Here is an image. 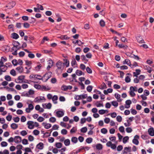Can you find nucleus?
Wrapping results in <instances>:
<instances>
[{"instance_id":"nucleus-1","label":"nucleus","mask_w":154,"mask_h":154,"mask_svg":"<svg viewBox=\"0 0 154 154\" xmlns=\"http://www.w3.org/2000/svg\"><path fill=\"white\" fill-rule=\"evenodd\" d=\"M52 72H46L45 73L43 76V78H44L46 76L47 79H46L45 81L42 80L44 82H46L52 76Z\"/></svg>"},{"instance_id":"nucleus-2","label":"nucleus","mask_w":154,"mask_h":154,"mask_svg":"<svg viewBox=\"0 0 154 154\" xmlns=\"http://www.w3.org/2000/svg\"><path fill=\"white\" fill-rule=\"evenodd\" d=\"M16 3L12 1L8 3L6 6V8H8V9H11L14 7Z\"/></svg>"},{"instance_id":"nucleus-3","label":"nucleus","mask_w":154,"mask_h":154,"mask_svg":"<svg viewBox=\"0 0 154 154\" xmlns=\"http://www.w3.org/2000/svg\"><path fill=\"white\" fill-rule=\"evenodd\" d=\"M14 138V142L16 143H20L22 140L21 137L19 136H15Z\"/></svg>"},{"instance_id":"nucleus-4","label":"nucleus","mask_w":154,"mask_h":154,"mask_svg":"<svg viewBox=\"0 0 154 154\" xmlns=\"http://www.w3.org/2000/svg\"><path fill=\"white\" fill-rule=\"evenodd\" d=\"M34 122L32 121H29L27 122V125H28V127L29 129H32L35 126L34 125H33Z\"/></svg>"},{"instance_id":"nucleus-5","label":"nucleus","mask_w":154,"mask_h":154,"mask_svg":"<svg viewBox=\"0 0 154 154\" xmlns=\"http://www.w3.org/2000/svg\"><path fill=\"white\" fill-rule=\"evenodd\" d=\"M36 76H39L40 77H41V76L39 75L32 74L30 75L29 76V78L30 79H32V78H34L39 79V80H43L42 78H37V77H36Z\"/></svg>"},{"instance_id":"nucleus-6","label":"nucleus","mask_w":154,"mask_h":154,"mask_svg":"<svg viewBox=\"0 0 154 154\" xmlns=\"http://www.w3.org/2000/svg\"><path fill=\"white\" fill-rule=\"evenodd\" d=\"M74 98L75 100H77L81 99H85V97L84 95H83L82 94L80 95H75V97Z\"/></svg>"},{"instance_id":"nucleus-7","label":"nucleus","mask_w":154,"mask_h":154,"mask_svg":"<svg viewBox=\"0 0 154 154\" xmlns=\"http://www.w3.org/2000/svg\"><path fill=\"white\" fill-rule=\"evenodd\" d=\"M12 44L14 46L18 48H20V44L17 41H14L12 43Z\"/></svg>"},{"instance_id":"nucleus-8","label":"nucleus","mask_w":154,"mask_h":154,"mask_svg":"<svg viewBox=\"0 0 154 154\" xmlns=\"http://www.w3.org/2000/svg\"><path fill=\"white\" fill-rule=\"evenodd\" d=\"M131 103V100H128L126 101L125 107L126 109L129 108L130 107V104Z\"/></svg>"},{"instance_id":"nucleus-9","label":"nucleus","mask_w":154,"mask_h":154,"mask_svg":"<svg viewBox=\"0 0 154 154\" xmlns=\"http://www.w3.org/2000/svg\"><path fill=\"white\" fill-rule=\"evenodd\" d=\"M25 78V76L24 75H21L19 76L17 78V80H19L20 81H21V82H17L16 81V80L15 81V82L17 83H21L22 82V81H24Z\"/></svg>"},{"instance_id":"nucleus-10","label":"nucleus","mask_w":154,"mask_h":154,"mask_svg":"<svg viewBox=\"0 0 154 154\" xmlns=\"http://www.w3.org/2000/svg\"><path fill=\"white\" fill-rule=\"evenodd\" d=\"M36 147L37 148L42 150L44 148V144L42 142H40L37 145Z\"/></svg>"},{"instance_id":"nucleus-11","label":"nucleus","mask_w":154,"mask_h":154,"mask_svg":"<svg viewBox=\"0 0 154 154\" xmlns=\"http://www.w3.org/2000/svg\"><path fill=\"white\" fill-rule=\"evenodd\" d=\"M57 116L59 118L62 117L64 115V112L61 111H58L56 112Z\"/></svg>"},{"instance_id":"nucleus-12","label":"nucleus","mask_w":154,"mask_h":154,"mask_svg":"<svg viewBox=\"0 0 154 154\" xmlns=\"http://www.w3.org/2000/svg\"><path fill=\"white\" fill-rule=\"evenodd\" d=\"M149 134L152 136H154V130L153 128L152 127L149 128L148 130Z\"/></svg>"},{"instance_id":"nucleus-13","label":"nucleus","mask_w":154,"mask_h":154,"mask_svg":"<svg viewBox=\"0 0 154 154\" xmlns=\"http://www.w3.org/2000/svg\"><path fill=\"white\" fill-rule=\"evenodd\" d=\"M57 67L58 69H61L63 66V63L62 62L58 61L56 64Z\"/></svg>"},{"instance_id":"nucleus-14","label":"nucleus","mask_w":154,"mask_h":154,"mask_svg":"<svg viewBox=\"0 0 154 154\" xmlns=\"http://www.w3.org/2000/svg\"><path fill=\"white\" fill-rule=\"evenodd\" d=\"M136 39L137 42L139 43H142L145 42L143 39L141 37L140 35L139 36H137L136 37Z\"/></svg>"},{"instance_id":"nucleus-15","label":"nucleus","mask_w":154,"mask_h":154,"mask_svg":"<svg viewBox=\"0 0 154 154\" xmlns=\"http://www.w3.org/2000/svg\"><path fill=\"white\" fill-rule=\"evenodd\" d=\"M11 38L15 39H17L19 37V36L16 33L13 32L11 34Z\"/></svg>"},{"instance_id":"nucleus-16","label":"nucleus","mask_w":154,"mask_h":154,"mask_svg":"<svg viewBox=\"0 0 154 154\" xmlns=\"http://www.w3.org/2000/svg\"><path fill=\"white\" fill-rule=\"evenodd\" d=\"M42 125L44 126L45 128L47 129L49 128L51 126V124L50 123L46 124V123H45L44 122L42 123Z\"/></svg>"},{"instance_id":"nucleus-17","label":"nucleus","mask_w":154,"mask_h":154,"mask_svg":"<svg viewBox=\"0 0 154 154\" xmlns=\"http://www.w3.org/2000/svg\"><path fill=\"white\" fill-rule=\"evenodd\" d=\"M144 69L146 70H147V72L149 73H151L152 71V68L147 65L144 66L143 67Z\"/></svg>"},{"instance_id":"nucleus-18","label":"nucleus","mask_w":154,"mask_h":154,"mask_svg":"<svg viewBox=\"0 0 154 154\" xmlns=\"http://www.w3.org/2000/svg\"><path fill=\"white\" fill-rule=\"evenodd\" d=\"M59 38H60L62 40H68L70 38L67 36V35H61L60 37H58Z\"/></svg>"},{"instance_id":"nucleus-19","label":"nucleus","mask_w":154,"mask_h":154,"mask_svg":"<svg viewBox=\"0 0 154 154\" xmlns=\"http://www.w3.org/2000/svg\"><path fill=\"white\" fill-rule=\"evenodd\" d=\"M11 127L12 129L15 130L18 128V125L17 124L14 123L11 125Z\"/></svg>"},{"instance_id":"nucleus-20","label":"nucleus","mask_w":154,"mask_h":154,"mask_svg":"<svg viewBox=\"0 0 154 154\" xmlns=\"http://www.w3.org/2000/svg\"><path fill=\"white\" fill-rule=\"evenodd\" d=\"M115 96L118 100L119 102H121L122 101V100L120 99V94L116 93L115 94Z\"/></svg>"},{"instance_id":"nucleus-21","label":"nucleus","mask_w":154,"mask_h":154,"mask_svg":"<svg viewBox=\"0 0 154 154\" xmlns=\"http://www.w3.org/2000/svg\"><path fill=\"white\" fill-rule=\"evenodd\" d=\"M100 102H101V101H97L95 103V105L97 107H100V106L103 107V103H100Z\"/></svg>"},{"instance_id":"nucleus-22","label":"nucleus","mask_w":154,"mask_h":154,"mask_svg":"<svg viewBox=\"0 0 154 154\" xmlns=\"http://www.w3.org/2000/svg\"><path fill=\"white\" fill-rule=\"evenodd\" d=\"M103 146L100 143H97L96 145V149L98 150H100L102 149Z\"/></svg>"},{"instance_id":"nucleus-23","label":"nucleus","mask_w":154,"mask_h":154,"mask_svg":"<svg viewBox=\"0 0 154 154\" xmlns=\"http://www.w3.org/2000/svg\"><path fill=\"white\" fill-rule=\"evenodd\" d=\"M43 99L45 100L44 97H38L35 98V102H38Z\"/></svg>"},{"instance_id":"nucleus-24","label":"nucleus","mask_w":154,"mask_h":154,"mask_svg":"<svg viewBox=\"0 0 154 154\" xmlns=\"http://www.w3.org/2000/svg\"><path fill=\"white\" fill-rule=\"evenodd\" d=\"M75 73L78 76H80L82 75H84V73H83L81 71L78 69L76 70Z\"/></svg>"},{"instance_id":"nucleus-25","label":"nucleus","mask_w":154,"mask_h":154,"mask_svg":"<svg viewBox=\"0 0 154 154\" xmlns=\"http://www.w3.org/2000/svg\"><path fill=\"white\" fill-rule=\"evenodd\" d=\"M16 69L20 73H22L23 71V67L22 66L17 67Z\"/></svg>"},{"instance_id":"nucleus-26","label":"nucleus","mask_w":154,"mask_h":154,"mask_svg":"<svg viewBox=\"0 0 154 154\" xmlns=\"http://www.w3.org/2000/svg\"><path fill=\"white\" fill-rule=\"evenodd\" d=\"M64 61H65L64 63H63V65L66 66V67H68L69 65V61L67 60L63 59Z\"/></svg>"},{"instance_id":"nucleus-27","label":"nucleus","mask_w":154,"mask_h":154,"mask_svg":"<svg viewBox=\"0 0 154 154\" xmlns=\"http://www.w3.org/2000/svg\"><path fill=\"white\" fill-rule=\"evenodd\" d=\"M64 143L66 146H68L70 144V141L69 139H66L64 141Z\"/></svg>"},{"instance_id":"nucleus-28","label":"nucleus","mask_w":154,"mask_h":154,"mask_svg":"<svg viewBox=\"0 0 154 154\" xmlns=\"http://www.w3.org/2000/svg\"><path fill=\"white\" fill-rule=\"evenodd\" d=\"M71 141L74 143H76L78 141L77 138L75 137H72L71 138Z\"/></svg>"},{"instance_id":"nucleus-29","label":"nucleus","mask_w":154,"mask_h":154,"mask_svg":"<svg viewBox=\"0 0 154 154\" xmlns=\"http://www.w3.org/2000/svg\"><path fill=\"white\" fill-rule=\"evenodd\" d=\"M110 31L113 33L117 34L119 36H121V35H122V34L120 33L113 29H110Z\"/></svg>"},{"instance_id":"nucleus-30","label":"nucleus","mask_w":154,"mask_h":154,"mask_svg":"<svg viewBox=\"0 0 154 154\" xmlns=\"http://www.w3.org/2000/svg\"><path fill=\"white\" fill-rule=\"evenodd\" d=\"M129 137L128 136L125 137L123 139V142L124 143H125L129 140Z\"/></svg>"},{"instance_id":"nucleus-31","label":"nucleus","mask_w":154,"mask_h":154,"mask_svg":"<svg viewBox=\"0 0 154 154\" xmlns=\"http://www.w3.org/2000/svg\"><path fill=\"white\" fill-rule=\"evenodd\" d=\"M116 66L117 68L120 67L121 70L127 69L128 68V66L125 65H123L120 66Z\"/></svg>"},{"instance_id":"nucleus-32","label":"nucleus","mask_w":154,"mask_h":154,"mask_svg":"<svg viewBox=\"0 0 154 154\" xmlns=\"http://www.w3.org/2000/svg\"><path fill=\"white\" fill-rule=\"evenodd\" d=\"M4 88H6L7 89H8V91H14L16 93H17L16 91L15 90L14 88H9L8 87H5Z\"/></svg>"},{"instance_id":"nucleus-33","label":"nucleus","mask_w":154,"mask_h":154,"mask_svg":"<svg viewBox=\"0 0 154 154\" xmlns=\"http://www.w3.org/2000/svg\"><path fill=\"white\" fill-rule=\"evenodd\" d=\"M99 23L100 26L102 27L104 26L105 25V23L104 21L102 19L100 20Z\"/></svg>"},{"instance_id":"nucleus-34","label":"nucleus","mask_w":154,"mask_h":154,"mask_svg":"<svg viewBox=\"0 0 154 154\" xmlns=\"http://www.w3.org/2000/svg\"><path fill=\"white\" fill-rule=\"evenodd\" d=\"M111 103L112 105L115 106V107H116L118 105V102L116 101H113L111 102Z\"/></svg>"},{"instance_id":"nucleus-35","label":"nucleus","mask_w":154,"mask_h":154,"mask_svg":"<svg viewBox=\"0 0 154 154\" xmlns=\"http://www.w3.org/2000/svg\"><path fill=\"white\" fill-rule=\"evenodd\" d=\"M93 140V139L91 137H88L86 140V142L88 143H90Z\"/></svg>"},{"instance_id":"nucleus-36","label":"nucleus","mask_w":154,"mask_h":154,"mask_svg":"<svg viewBox=\"0 0 154 154\" xmlns=\"http://www.w3.org/2000/svg\"><path fill=\"white\" fill-rule=\"evenodd\" d=\"M106 111L108 112L107 110H104V109H100L99 110V113L100 115H103L104 114L105 112Z\"/></svg>"},{"instance_id":"nucleus-37","label":"nucleus","mask_w":154,"mask_h":154,"mask_svg":"<svg viewBox=\"0 0 154 154\" xmlns=\"http://www.w3.org/2000/svg\"><path fill=\"white\" fill-rule=\"evenodd\" d=\"M87 131V128L86 127H84L81 129V132L83 133L86 132Z\"/></svg>"},{"instance_id":"nucleus-38","label":"nucleus","mask_w":154,"mask_h":154,"mask_svg":"<svg viewBox=\"0 0 154 154\" xmlns=\"http://www.w3.org/2000/svg\"><path fill=\"white\" fill-rule=\"evenodd\" d=\"M101 88H99L103 90L104 89H106L107 88L106 85L105 83L103 82L102 84L101 85Z\"/></svg>"},{"instance_id":"nucleus-39","label":"nucleus","mask_w":154,"mask_h":154,"mask_svg":"<svg viewBox=\"0 0 154 154\" xmlns=\"http://www.w3.org/2000/svg\"><path fill=\"white\" fill-rule=\"evenodd\" d=\"M62 144L61 143H57L55 144V146L57 148H60L61 147Z\"/></svg>"},{"instance_id":"nucleus-40","label":"nucleus","mask_w":154,"mask_h":154,"mask_svg":"<svg viewBox=\"0 0 154 154\" xmlns=\"http://www.w3.org/2000/svg\"><path fill=\"white\" fill-rule=\"evenodd\" d=\"M132 142L135 145H137L139 143V141L137 139H134L132 140Z\"/></svg>"},{"instance_id":"nucleus-41","label":"nucleus","mask_w":154,"mask_h":154,"mask_svg":"<svg viewBox=\"0 0 154 154\" xmlns=\"http://www.w3.org/2000/svg\"><path fill=\"white\" fill-rule=\"evenodd\" d=\"M22 96L24 97H29L28 93L26 91L23 92L22 94Z\"/></svg>"},{"instance_id":"nucleus-42","label":"nucleus","mask_w":154,"mask_h":154,"mask_svg":"<svg viewBox=\"0 0 154 154\" xmlns=\"http://www.w3.org/2000/svg\"><path fill=\"white\" fill-rule=\"evenodd\" d=\"M92 88L93 87L91 85H89L87 87L86 89L88 92H90L91 91Z\"/></svg>"},{"instance_id":"nucleus-43","label":"nucleus","mask_w":154,"mask_h":154,"mask_svg":"<svg viewBox=\"0 0 154 154\" xmlns=\"http://www.w3.org/2000/svg\"><path fill=\"white\" fill-rule=\"evenodd\" d=\"M49 121L50 122L54 123L56 122V119L55 117H52L50 118Z\"/></svg>"},{"instance_id":"nucleus-44","label":"nucleus","mask_w":154,"mask_h":154,"mask_svg":"<svg viewBox=\"0 0 154 154\" xmlns=\"http://www.w3.org/2000/svg\"><path fill=\"white\" fill-rule=\"evenodd\" d=\"M101 132L104 134H106L107 132V130L106 129L103 128L101 130Z\"/></svg>"},{"instance_id":"nucleus-45","label":"nucleus","mask_w":154,"mask_h":154,"mask_svg":"<svg viewBox=\"0 0 154 154\" xmlns=\"http://www.w3.org/2000/svg\"><path fill=\"white\" fill-rule=\"evenodd\" d=\"M61 89L62 90L66 91L68 90L67 86L65 85H63L61 87Z\"/></svg>"},{"instance_id":"nucleus-46","label":"nucleus","mask_w":154,"mask_h":154,"mask_svg":"<svg viewBox=\"0 0 154 154\" xmlns=\"http://www.w3.org/2000/svg\"><path fill=\"white\" fill-rule=\"evenodd\" d=\"M5 79L8 81H10L11 80V77L8 75H6L5 77Z\"/></svg>"},{"instance_id":"nucleus-47","label":"nucleus","mask_w":154,"mask_h":154,"mask_svg":"<svg viewBox=\"0 0 154 154\" xmlns=\"http://www.w3.org/2000/svg\"><path fill=\"white\" fill-rule=\"evenodd\" d=\"M10 73L13 76H15L16 75V72L14 69L11 70Z\"/></svg>"},{"instance_id":"nucleus-48","label":"nucleus","mask_w":154,"mask_h":154,"mask_svg":"<svg viewBox=\"0 0 154 154\" xmlns=\"http://www.w3.org/2000/svg\"><path fill=\"white\" fill-rule=\"evenodd\" d=\"M86 70L87 73L89 74H91L92 73L91 69L88 66L86 68Z\"/></svg>"},{"instance_id":"nucleus-49","label":"nucleus","mask_w":154,"mask_h":154,"mask_svg":"<svg viewBox=\"0 0 154 154\" xmlns=\"http://www.w3.org/2000/svg\"><path fill=\"white\" fill-rule=\"evenodd\" d=\"M141 137L143 140H146L148 138V136L147 135L143 134L141 136Z\"/></svg>"},{"instance_id":"nucleus-50","label":"nucleus","mask_w":154,"mask_h":154,"mask_svg":"<svg viewBox=\"0 0 154 154\" xmlns=\"http://www.w3.org/2000/svg\"><path fill=\"white\" fill-rule=\"evenodd\" d=\"M1 146L2 147H5L8 145V143L5 141H3L1 143Z\"/></svg>"},{"instance_id":"nucleus-51","label":"nucleus","mask_w":154,"mask_h":154,"mask_svg":"<svg viewBox=\"0 0 154 154\" xmlns=\"http://www.w3.org/2000/svg\"><path fill=\"white\" fill-rule=\"evenodd\" d=\"M131 79L128 76H127L125 79V81L127 83L131 81Z\"/></svg>"},{"instance_id":"nucleus-52","label":"nucleus","mask_w":154,"mask_h":154,"mask_svg":"<svg viewBox=\"0 0 154 154\" xmlns=\"http://www.w3.org/2000/svg\"><path fill=\"white\" fill-rule=\"evenodd\" d=\"M33 132L35 135L37 136L39 134L40 132L39 131L35 129L33 131Z\"/></svg>"},{"instance_id":"nucleus-53","label":"nucleus","mask_w":154,"mask_h":154,"mask_svg":"<svg viewBox=\"0 0 154 154\" xmlns=\"http://www.w3.org/2000/svg\"><path fill=\"white\" fill-rule=\"evenodd\" d=\"M12 63L14 66H16L18 64V62L16 59L13 60Z\"/></svg>"},{"instance_id":"nucleus-54","label":"nucleus","mask_w":154,"mask_h":154,"mask_svg":"<svg viewBox=\"0 0 154 154\" xmlns=\"http://www.w3.org/2000/svg\"><path fill=\"white\" fill-rule=\"evenodd\" d=\"M22 143L24 145H26L28 143V140L26 139H24L23 140Z\"/></svg>"},{"instance_id":"nucleus-55","label":"nucleus","mask_w":154,"mask_h":154,"mask_svg":"<svg viewBox=\"0 0 154 154\" xmlns=\"http://www.w3.org/2000/svg\"><path fill=\"white\" fill-rule=\"evenodd\" d=\"M116 120L118 122H121L122 121V117L120 116H118L116 118Z\"/></svg>"},{"instance_id":"nucleus-56","label":"nucleus","mask_w":154,"mask_h":154,"mask_svg":"<svg viewBox=\"0 0 154 154\" xmlns=\"http://www.w3.org/2000/svg\"><path fill=\"white\" fill-rule=\"evenodd\" d=\"M119 131L122 133L125 132L124 128L123 126H121L119 128Z\"/></svg>"},{"instance_id":"nucleus-57","label":"nucleus","mask_w":154,"mask_h":154,"mask_svg":"<svg viewBox=\"0 0 154 154\" xmlns=\"http://www.w3.org/2000/svg\"><path fill=\"white\" fill-rule=\"evenodd\" d=\"M67 131L66 129H63L61 131V133L63 135H66L67 134Z\"/></svg>"},{"instance_id":"nucleus-58","label":"nucleus","mask_w":154,"mask_h":154,"mask_svg":"<svg viewBox=\"0 0 154 154\" xmlns=\"http://www.w3.org/2000/svg\"><path fill=\"white\" fill-rule=\"evenodd\" d=\"M27 134L26 131L25 130H23L20 132V134L23 136H25Z\"/></svg>"},{"instance_id":"nucleus-59","label":"nucleus","mask_w":154,"mask_h":154,"mask_svg":"<svg viewBox=\"0 0 154 154\" xmlns=\"http://www.w3.org/2000/svg\"><path fill=\"white\" fill-rule=\"evenodd\" d=\"M29 24L27 23H23V27L25 28H29Z\"/></svg>"},{"instance_id":"nucleus-60","label":"nucleus","mask_w":154,"mask_h":154,"mask_svg":"<svg viewBox=\"0 0 154 154\" xmlns=\"http://www.w3.org/2000/svg\"><path fill=\"white\" fill-rule=\"evenodd\" d=\"M44 120V119L42 116H39L38 117L37 120L39 122H41L43 121Z\"/></svg>"},{"instance_id":"nucleus-61","label":"nucleus","mask_w":154,"mask_h":154,"mask_svg":"<svg viewBox=\"0 0 154 154\" xmlns=\"http://www.w3.org/2000/svg\"><path fill=\"white\" fill-rule=\"evenodd\" d=\"M126 132L128 133L131 132L132 131V129L131 128L128 127L126 128Z\"/></svg>"},{"instance_id":"nucleus-62","label":"nucleus","mask_w":154,"mask_h":154,"mask_svg":"<svg viewBox=\"0 0 154 154\" xmlns=\"http://www.w3.org/2000/svg\"><path fill=\"white\" fill-rule=\"evenodd\" d=\"M118 72H119L120 73V77L121 78H123V76L124 74V72L122 71L119 70L118 71Z\"/></svg>"},{"instance_id":"nucleus-63","label":"nucleus","mask_w":154,"mask_h":154,"mask_svg":"<svg viewBox=\"0 0 154 154\" xmlns=\"http://www.w3.org/2000/svg\"><path fill=\"white\" fill-rule=\"evenodd\" d=\"M12 118V116L11 115H9L7 116L6 117V119L8 121H10L11 120Z\"/></svg>"},{"instance_id":"nucleus-64","label":"nucleus","mask_w":154,"mask_h":154,"mask_svg":"<svg viewBox=\"0 0 154 154\" xmlns=\"http://www.w3.org/2000/svg\"><path fill=\"white\" fill-rule=\"evenodd\" d=\"M20 120L22 122H24L26 120V118L25 116H22Z\"/></svg>"}]
</instances>
